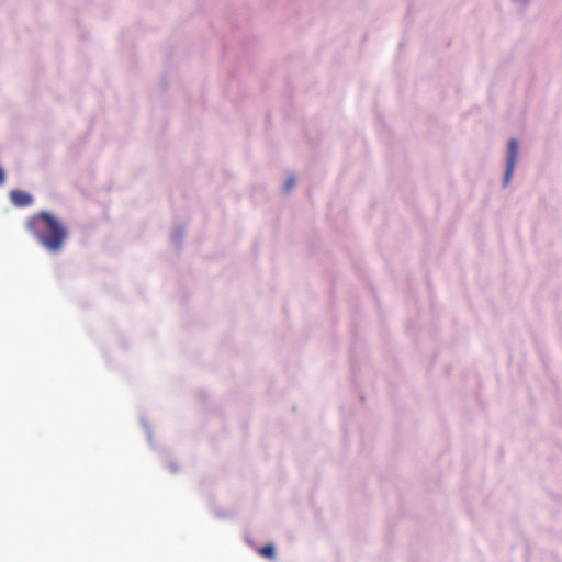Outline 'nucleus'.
I'll list each match as a JSON object with an SVG mask.
<instances>
[{"instance_id":"1","label":"nucleus","mask_w":562,"mask_h":562,"mask_svg":"<svg viewBox=\"0 0 562 562\" xmlns=\"http://www.w3.org/2000/svg\"><path fill=\"white\" fill-rule=\"evenodd\" d=\"M26 228L49 252H59L67 239L66 227L50 213L42 211L31 216Z\"/></svg>"},{"instance_id":"4","label":"nucleus","mask_w":562,"mask_h":562,"mask_svg":"<svg viewBox=\"0 0 562 562\" xmlns=\"http://www.w3.org/2000/svg\"><path fill=\"white\" fill-rule=\"evenodd\" d=\"M259 553L265 557V558H268V559H273L274 558V548L272 544H267V546H263L260 550H259Z\"/></svg>"},{"instance_id":"3","label":"nucleus","mask_w":562,"mask_h":562,"mask_svg":"<svg viewBox=\"0 0 562 562\" xmlns=\"http://www.w3.org/2000/svg\"><path fill=\"white\" fill-rule=\"evenodd\" d=\"M10 198L12 203L19 207L27 206L32 203V196L29 193L21 190H12L10 193Z\"/></svg>"},{"instance_id":"5","label":"nucleus","mask_w":562,"mask_h":562,"mask_svg":"<svg viewBox=\"0 0 562 562\" xmlns=\"http://www.w3.org/2000/svg\"><path fill=\"white\" fill-rule=\"evenodd\" d=\"M293 183H294V178L293 177L289 178L285 182V190L289 191L292 188Z\"/></svg>"},{"instance_id":"6","label":"nucleus","mask_w":562,"mask_h":562,"mask_svg":"<svg viewBox=\"0 0 562 562\" xmlns=\"http://www.w3.org/2000/svg\"><path fill=\"white\" fill-rule=\"evenodd\" d=\"M4 183V171L0 167V186Z\"/></svg>"},{"instance_id":"2","label":"nucleus","mask_w":562,"mask_h":562,"mask_svg":"<svg viewBox=\"0 0 562 562\" xmlns=\"http://www.w3.org/2000/svg\"><path fill=\"white\" fill-rule=\"evenodd\" d=\"M507 164H506V171L504 175V183L507 184L510 180L512 173L514 171L517 156H518V144L515 139H510L508 143V150H507Z\"/></svg>"}]
</instances>
